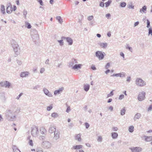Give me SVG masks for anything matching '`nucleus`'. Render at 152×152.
<instances>
[{
    "label": "nucleus",
    "instance_id": "18",
    "mask_svg": "<svg viewBox=\"0 0 152 152\" xmlns=\"http://www.w3.org/2000/svg\"><path fill=\"white\" fill-rule=\"evenodd\" d=\"M82 145H76L75 146H73L72 149H80L82 148Z\"/></svg>",
    "mask_w": 152,
    "mask_h": 152
},
{
    "label": "nucleus",
    "instance_id": "42",
    "mask_svg": "<svg viewBox=\"0 0 152 152\" xmlns=\"http://www.w3.org/2000/svg\"><path fill=\"white\" fill-rule=\"evenodd\" d=\"M126 49H128L130 51L132 52V48L129 47L128 45H127L126 47Z\"/></svg>",
    "mask_w": 152,
    "mask_h": 152
},
{
    "label": "nucleus",
    "instance_id": "56",
    "mask_svg": "<svg viewBox=\"0 0 152 152\" xmlns=\"http://www.w3.org/2000/svg\"><path fill=\"white\" fill-rule=\"evenodd\" d=\"M99 6L102 7H104V3L102 2H101L100 3Z\"/></svg>",
    "mask_w": 152,
    "mask_h": 152
},
{
    "label": "nucleus",
    "instance_id": "60",
    "mask_svg": "<svg viewBox=\"0 0 152 152\" xmlns=\"http://www.w3.org/2000/svg\"><path fill=\"white\" fill-rule=\"evenodd\" d=\"M119 73L118 74H114L113 75H111V76L112 77H114V76H116V77H119Z\"/></svg>",
    "mask_w": 152,
    "mask_h": 152
},
{
    "label": "nucleus",
    "instance_id": "14",
    "mask_svg": "<svg viewBox=\"0 0 152 152\" xmlns=\"http://www.w3.org/2000/svg\"><path fill=\"white\" fill-rule=\"evenodd\" d=\"M43 91L44 93L47 96L49 97H52L53 96L52 94L46 88H44Z\"/></svg>",
    "mask_w": 152,
    "mask_h": 152
},
{
    "label": "nucleus",
    "instance_id": "59",
    "mask_svg": "<svg viewBox=\"0 0 152 152\" xmlns=\"http://www.w3.org/2000/svg\"><path fill=\"white\" fill-rule=\"evenodd\" d=\"M38 2L41 5L43 6L44 5L42 0H39L38 1Z\"/></svg>",
    "mask_w": 152,
    "mask_h": 152
},
{
    "label": "nucleus",
    "instance_id": "58",
    "mask_svg": "<svg viewBox=\"0 0 152 152\" xmlns=\"http://www.w3.org/2000/svg\"><path fill=\"white\" fill-rule=\"evenodd\" d=\"M113 130L114 131H117L118 130V128L116 127H114L112 128Z\"/></svg>",
    "mask_w": 152,
    "mask_h": 152
},
{
    "label": "nucleus",
    "instance_id": "47",
    "mask_svg": "<svg viewBox=\"0 0 152 152\" xmlns=\"http://www.w3.org/2000/svg\"><path fill=\"white\" fill-rule=\"evenodd\" d=\"M147 28H149L150 26V21L148 20H147Z\"/></svg>",
    "mask_w": 152,
    "mask_h": 152
},
{
    "label": "nucleus",
    "instance_id": "7",
    "mask_svg": "<svg viewBox=\"0 0 152 152\" xmlns=\"http://www.w3.org/2000/svg\"><path fill=\"white\" fill-rule=\"evenodd\" d=\"M13 112L11 110H7L5 113V115L7 118H10L11 119H13L15 117V116H14L13 117H12V115Z\"/></svg>",
    "mask_w": 152,
    "mask_h": 152
},
{
    "label": "nucleus",
    "instance_id": "55",
    "mask_svg": "<svg viewBox=\"0 0 152 152\" xmlns=\"http://www.w3.org/2000/svg\"><path fill=\"white\" fill-rule=\"evenodd\" d=\"M40 86L39 85H37L36 86H35L33 88L34 89H37L38 88H39L40 87Z\"/></svg>",
    "mask_w": 152,
    "mask_h": 152
},
{
    "label": "nucleus",
    "instance_id": "17",
    "mask_svg": "<svg viewBox=\"0 0 152 152\" xmlns=\"http://www.w3.org/2000/svg\"><path fill=\"white\" fill-rule=\"evenodd\" d=\"M82 66V65L80 64H75L72 66V69L75 70L76 69H80Z\"/></svg>",
    "mask_w": 152,
    "mask_h": 152
},
{
    "label": "nucleus",
    "instance_id": "41",
    "mask_svg": "<svg viewBox=\"0 0 152 152\" xmlns=\"http://www.w3.org/2000/svg\"><path fill=\"white\" fill-rule=\"evenodd\" d=\"M36 152H43V151L42 148H37L36 149Z\"/></svg>",
    "mask_w": 152,
    "mask_h": 152
},
{
    "label": "nucleus",
    "instance_id": "44",
    "mask_svg": "<svg viewBox=\"0 0 152 152\" xmlns=\"http://www.w3.org/2000/svg\"><path fill=\"white\" fill-rule=\"evenodd\" d=\"M39 139L41 140H43L45 139V137L43 136H41L39 137Z\"/></svg>",
    "mask_w": 152,
    "mask_h": 152
},
{
    "label": "nucleus",
    "instance_id": "10",
    "mask_svg": "<svg viewBox=\"0 0 152 152\" xmlns=\"http://www.w3.org/2000/svg\"><path fill=\"white\" fill-rule=\"evenodd\" d=\"M132 152H140L142 151V148L140 147L131 148H130Z\"/></svg>",
    "mask_w": 152,
    "mask_h": 152
},
{
    "label": "nucleus",
    "instance_id": "45",
    "mask_svg": "<svg viewBox=\"0 0 152 152\" xmlns=\"http://www.w3.org/2000/svg\"><path fill=\"white\" fill-rule=\"evenodd\" d=\"M124 97V95L123 94H121L120 95L118 99L120 100H121L123 99Z\"/></svg>",
    "mask_w": 152,
    "mask_h": 152
},
{
    "label": "nucleus",
    "instance_id": "11",
    "mask_svg": "<svg viewBox=\"0 0 152 152\" xmlns=\"http://www.w3.org/2000/svg\"><path fill=\"white\" fill-rule=\"evenodd\" d=\"M60 133L58 131L55 132L54 133L53 139L55 140H57L60 138Z\"/></svg>",
    "mask_w": 152,
    "mask_h": 152
},
{
    "label": "nucleus",
    "instance_id": "37",
    "mask_svg": "<svg viewBox=\"0 0 152 152\" xmlns=\"http://www.w3.org/2000/svg\"><path fill=\"white\" fill-rule=\"evenodd\" d=\"M24 17L25 19H26V15L27 14V11L26 10H24L23 11Z\"/></svg>",
    "mask_w": 152,
    "mask_h": 152
},
{
    "label": "nucleus",
    "instance_id": "32",
    "mask_svg": "<svg viewBox=\"0 0 152 152\" xmlns=\"http://www.w3.org/2000/svg\"><path fill=\"white\" fill-rule=\"evenodd\" d=\"M58 113H53L51 114V116L54 118H56L58 117Z\"/></svg>",
    "mask_w": 152,
    "mask_h": 152
},
{
    "label": "nucleus",
    "instance_id": "20",
    "mask_svg": "<svg viewBox=\"0 0 152 152\" xmlns=\"http://www.w3.org/2000/svg\"><path fill=\"white\" fill-rule=\"evenodd\" d=\"M141 116V114L139 113H137L135 115L134 118V120L135 121L137 119H139Z\"/></svg>",
    "mask_w": 152,
    "mask_h": 152
},
{
    "label": "nucleus",
    "instance_id": "25",
    "mask_svg": "<svg viewBox=\"0 0 152 152\" xmlns=\"http://www.w3.org/2000/svg\"><path fill=\"white\" fill-rule=\"evenodd\" d=\"M118 135V134L116 132H113L111 134V136L113 139L117 138Z\"/></svg>",
    "mask_w": 152,
    "mask_h": 152
},
{
    "label": "nucleus",
    "instance_id": "34",
    "mask_svg": "<svg viewBox=\"0 0 152 152\" xmlns=\"http://www.w3.org/2000/svg\"><path fill=\"white\" fill-rule=\"evenodd\" d=\"M129 131L130 132H132L134 131V127L133 126H129Z\"/></svg>",
    "mask_w": 152,
    "mask_h": 152
},
{
    "label": "nucleus",
    "instance_id": "54",
    "mask_svg": "<svg viewBox=\"0 0 152 152\" xmlns=\"http://www.w3.org/2000/svg\"><path fill=\"white\" fill-rule=\"evenodd\" d=\"M70 110H71L70 107L69 106L67 107V108L66 110V111L67 113H69L70 111Z\"/></svg>",
    "mask_w": 152,
    "mask_h": 152
},
{
    "label": "nucleus",
    "instance_id": "6",
    "mask_svg": "<svg viewBox=\"0 0 152 152\" xmlns=\"http://www.w3.org/2000/svg\"><path fill=\"white\" fill-rule=\"evenodd\" d=\"M145 93L144 91L140 92L138 95L137 99L139 101H142L145 98Z\"/></svg>",
    "mask_w": 152,
    "mask_h": 152
},
{
    "label": "nucleus",
    "instance_id": "35",
    "mask_svg": "<svg viewBox=\"0 0 152 152\" xmlns=\"http://www.w3.org/2000/svg\"><path fill=\"white\" fill-rule=\"evenodd\" d=\"M119 76L120 77H125L126 75V73L124 72H122L120 73H119Z\"/></svg>",
    "mask_w": 152,
    "mask_h": 152
},
{
    "label": "nucleus",
    "instance_id": "26",
    "mask_svg": "<svg viewBox=\"0 0 152 152\" xmlns=\"http://www.w3.org/2000/svg\"><path fill=\"white\" fill-rule=\"evenodd\" d=\"M90 88V86L88 84H85L84 86V90L86 91H88Z\"/></svg>",
    "mask_w": 152,
    "mask_h": 152
},
{
    "label": "nucleus",
    "instance_id": "63",
    "mask_svg": "<svg viewBox=\"0 0 152 152\" xmlns=\"http://www.w3.org/2000/svg\"><path fill=\"white\" fill-rule=\"evenodd\" d=\"M22 94H23L22 93H20L19 95L17 97L16 99H19L20 98V97L22 95Z\"/></svg>",
    "mask_w": 152,
    "mask_h": 152
},
{
    "label": "nucleus",
    "instance_id": "29",
    "mask_svg": "<svg viewBox=\"0 0 152 152\" xmlns=\"http://www.w3.org/2000/svg\"><path fill=\"white\" fill-rule=\"evenodd\" d=\"M145 140L147 142H150L152 140V137H146L145 136Z\"/></svg>",
    "mask_w": 152,
    "mask_h": 152
},
{
    "label": "nucleus",
    "instance_id": "40",
    "mask_svg": "<svg viewBox=\"0 0 152 152\" xmlns=\"http://www.w3.org/2000/svg\"><path fill=\"white\" fill-rule=\"evenodd\" d=\"M58 42L59 43V45L60 46H63L64 45L63 40H58Z\"/></svg>",
    "mask_w": 152,
    "mask_h": 152
},
{
    "label": "nucleus",
    "instance_id": "46",
    "mask_svg": "<svg viewBox=\"0 0 152 152\" xmlns=\"http://www.w3.org/2000/svg\"><path fill=\"white\" fill-rule=\"evenodd\" d=\"M94 17L93 15L90 16L88 17V19L89 20H91L93 19Z\"/></svg>",
    "mask_w": 152,
    "mask_h": 152
},
{
    "label": "nucleus",
    "instance_id": "51",
    "mask_svg": "<svg viewBox=\"0 0 152 152\" xmlns=\"http://www.w3.org/2000/svg\"><path fill=\"white\" fill-rule=\"evenodd\" d=\"M114 94L113 92V91H111L109 94H107V97H109L113 95Z\"/></svg>",
    "mask_w": 152,
    "mask_h": 152
},
{
    "label": "nucleus",
    "instance_id": "19",
    "mask_svg": "<svg viewBox=\"0 0 152 152\" xmlns=\"http://www.w3.org/2000/svg\"><path fill=\"white\" fill-rule=\"evenodd\" d=\"M56 131V128L54 127H50L49 130V132L50 133H52L53 132L54 133Z\"/></svg>",
    "mask_w": 152,
    "mask_h": 152
},
{
    "label": "nucleus",
    "instance_id": "13",
    "mask_svg": "<svg viewBox=\"0 0 152 152\" xmlns=\"http://www.w3.org/2000/svg\"><path fill=\"white\" fill-rule=\"evenodd\" d=\"M64 87H61L59 88L58 90H55L54 91V94L56 95L57 94H61L64 90Z\"/></svg>",
    "mask_w": 152,
    "mask_h": 152
},
{
    "label": "nucleus",
    "instance_id": "38",
    "mask_svg": "<svg viewBox=\"0 0 152 152\" xmlns=\"http://www.w3.org/2000/svg\"><path fill=\"white\" fill-rule=\"evenodd\" d=\"M25 23L26 27H27L28 28H31V26L29 23L26 22Z\"/></svg>",
    "mask_w": 152,
    "mask_h": 152
},
{
    "label": "nucleus",
    "instance_id": "50",
    "mask_svg": "<svg viewBox=\"0 0 152 152\" xmlns=\"http://www.w3.org/2000/svg\"><path fill=\"white\" fill-rule=\"evenodd\" d=\"M149 34H151L152 36V29L151 28H150L148 29Z\"/></svg>",
    "mask_w": 152,
    "mask_h": 152
},
{
    "label": "nucleus",
    "instance_id": "24",
    "mask_svg": "<svg viewBox=\"0 0 152 152\" xmlns=\"http://www.w3.org/2000/svg\"><path fill=\"white\" fill-rule=\"evenodd\" d=\"M40 132L42 134H45L47 132L46 130V129H45V128L43 127H41L40 128Z\"/></svg>",
    "mask_w": 152,
    "mask_h": 152
},
{
    "label": "nucleus",
    "instance_id": "27",
    "mask_svg": "<svg viewBox=\"0 0 152 152\" xmlns=\"http://www.w3.org/2000/svg\"><path fill=\"white\" fill-rule=\"evenodd\" d=\"M81 134H80L76 135L75 136V140H77L79 141H81Z\"/></svg>",
    "mask_w": 152,
    "mask_h": 152
},
{
    "label": "nucleus",
    "instance_id": "33",
    "mask_svg": "<svg viewBox=\"0 0 152 152\" xmlns=\"http://www.w3.org/2000/svg\"><path fill=\"white\" fill-rule=\"evenodd\" d=\"M126 112L125 108L124 107L123 108V109L121 110V114L122 115H123L125 114Z\"/></svg>",
    "mask_w": 152,
    "mask_h": 152
},
{
    "label": "nucleus",
    "instance_id": "4",
    "mask_svg": "<svg viewBox=\"0 0 152 152\" xmlns=\"http://www.w3.org/2000/svg\"><path fill=\"white\" fill-rule=\"evenodd\" d=\"M95 55L96 56L99 58V60H102L104 58L105 53L104 52L98 51L96 52Z\"/></svg>",
    "mask_w": 152,
    "mask_h": 152
},
{
    "label": "nucleus",
    "instance_id": "62",
    "mask_svg": "<svg viewBox=\"0 0 152 152\" xmlns=\"http://www.w3.org/2000/svg\"><path fill=\"white\" fill-rule=\"evenodd\" d=\"M17 63L19 65H21L22 64V62L21 61L17 60Z\"/></svg>",
    "mask_w": 152,
    "mask_h": 152
},
{
    "label": "nucleus",
    "instance_id": "8",
    "mask_svg": "<svg viewBox=\"0 0 152 152\" xmlns=\"http://www.w3.org/2000/svg\"><path fill=\"white\" fill-rule=\"evenodd\" d=\"M42 146L45 148L48 149L51 147V143L48 141H45L43 142Z\"/></svg>",
    "mask_w": 152,
    "mask_h": 152
},
{
    "label": "nucleus",
    "instance_id": "1",
    "mask_svg": "<svg viewBox=\"0 0 152 152\" xmlns=\"http://www.w3.org/2000/svg\"><path fill=\"white\" fill-rule=\"evenodd\" d=\"M11 45L15 52V56H17L20 53V48L19 45L14 40H12L11 42Z\"/></svg>",
    "mask_w": 152,
    "mask_h": 152
},
{
    "label": "nucleus",
    "instance_id": "5",
    "mask_svg": "<svg viewBox=\"0 0 152 152\" xmlns=\"http://www.w3.org/2000/svg\"><path fill=\"white\" fill-rule=\"evenodd\" d=\"M31 134L33 137H36L39 134L38 127H35L32 128Z\"/></svg>",
    "mask_w": 152,
    "mask_h": 152
},
{
    "label": "nucleus",
    "instance_id": "53",
    "mask_svg": "<svg viewBox=\"0 0 152 152\" xmlns=\"http://www.w3.org/2000/svg\"><path fill=\"white\" fill-rule=\"evenodd\" d=\"M102 138L101 136H99L97 139V141L99 142H102Z\"/></svg>",
    "mask_w": 152,
    "mask_h": 152
},
{
    "label": "nucleus",
    "instance_id": "9",
    "mask_svg": "<svg viewBox=\"0 0 152 152\" xmlns=\"http://www.w3.org/2000/svg\"><path fill=\"white\" fill-rule=\"evenodd\" d=\"M6 11L7 13H11L13 10V8L10 3H9L7 4Z\"/></svg>",
    "mask_w": 152,
    "mask_h": 152
},
{
    "label": "nucleus",
    "instance_id": "43",
    "mask_svg": "<svg viewBox=\"0 0 152 152\" xmlns=\"http://www.w3.org/2000/svg\"><path fill=\"white\" fill-rule=\"evenodd\" d=\"M110 66V63H107L106 65L105 68V69H108Z\"/></svg>",
    "mask_w": 152,
    "mask_h": 152
},
{
    "label": "nucleus",
    "instance_id": "22",
    "mask_svg": "<svg viewBox=\"0 0 152 152\" xmlns=\"http://www.w3.org/2000/svg\"><path fill=\"white\" fill-rule=\"evenodd\" d=\"M147 7L146 6H143L142 9H141L140 10V12L142 13L143 12L144 13H146V12Z\"/></svg>",
    "mask_w": 152,
    "mask_h": 152
},
{
    "label": "nucleus",
    "instance_id": "15",
    "mask_svg": "<svg viewBox=\"0 0 152 152\" xmlns=\"http://www.w3.org/2000/svg\"><path fill=\"white\" fill-rule=\"evenodd\" d=\"M29 74V72L27 71L22 72L20 73V76L22 77H24L28 76Z\"/></svg>",
    "mask_w": 152,
    "mask_h": 152
},
{
    "label": "nucleus",
    "instance_id": "57",
    "mask_svg": "<svg viewBox=\"0 0 152 152\" xmlns=\"http://www.w3.org/2000/svg\"><path fill=\"white\" fill-rule=\"evenodd\" d=\"M53 108V107L51 106H50L48 107L47 108V110L48 111H50Z\"/></svg>",
    "mask_w": 152,
    "mask_h": 152
},
{
    "label": "nucleus",
    "instance_id": "64",
    "mask_svg": "<svg viewBox=\"0 0 152 152\" xmlns=\"http://www.w3.org/2000/svg\"><path fill=\"white\" fill-rule=\"evenodd\" d=\"M152 110V104L150 105L148 108V111L149 110Z\"/></svg>",
    "mask_w": 152,
    "mask_h": 152
},
{
    "label": "nucleus",
    "instance_id": "48",
    "mask_svg": "<svg viewBox=\"0 0 152 152\" xmlns=\"http://www.w3.org/2000/svg\"><path fill=\"white\" fill-rule=\"evenodd\" d=\"M85 126H86V128L87 129H88L89 127L90 126L89 124L88 123H87V122L86 123H85Z\"/></svg>",
    "mask_w": 152,
    "mask_h": 152
},
{
    "label": "nucleus",
    "instance_id": "28",
    "mask_svg": "<svg viewBox=\"0 0 152 152\" xmlns=\"http://www.w3.org/2000/svg\"><path fill=\"white\" fill-rule=\"evenodd\" d=\"M56 19L58 20V22L60 23L61 24L63 22V19L61 18V17L60 16H58L56 17Z\"/></svg>",
    "mask_w": 152,
    "mask_h": 152
},
{
    "label": "nucleus",
    "instance_id": "16",
    "mask_svg": "<svg viewBox=\"0 0 152 152\" xmlns=\"http://www.w3.org/2000/svg\"><path fill=\"white\" fill-rule=\"evenodd\" d=\"M66 42L69 45H72L73 44V40L70 37H67Z\"/></svg>",
    "mask_w": 152,
    "mask_h": 152
},
{
    "label": "nucleus",
    "instance_id": "21",
    "mask_svg": "<svg viewBox=\"0 0 152 152\" xmlns=\"http://www.w3.org/2000/svg\"><path fill=\"white\" fill-rule=\"evenodd\" d=\"M99 45L102 48H105L107 47V43H100Z\"/></svg>",
    "mask_w": 152,
    "mask_h": 152
},
{
    "label": "nucleus",
    "instance_id": "23",
    "mask_svg": "<svg viewBox=\"0 0 152 152\" xmlns=\"http://www.w3.org/2000/svg\"><path fill=\"white\" fill-rule=\"evenodd\" d=\"M11 84L7 81H5L4 86L5 88H9Z\"/></svg>",
    "mask_w": 152,
    "mask_h": 152
},
{
    "label": "nucleus",
    "instance_id": "39",
    "mask_svg": "<svg viewBox=\"0 0 152 152\" xmlns=\"http://www.w3.org/2000/svg\"><path fill=\"white\" fill-rule=\"evenodd\" d=\"M126 5V4L125 2H122L120 4V6L121 7H125Z\"/></svg>",
    "mask_w": 152,
    "mask_h": 152
},
{
    "label": "nucleus",
    "instance_id": "30",
    "mask_svg": "<svg viewBox=\"0 0 152 152\" xmlns=\"http://www.w3.org/2000/svg\"><path fill=\"white\" fill-rule=\"evenodd\" d=\"M5 7L4 5H1V11L2 13L3 14L5 13Z\"/></svg>",
    "mask_w": 152,
    "mask_h": 152
},
{
    "label": "nucleus",
    "instance_id": "2",
    "mask_svg": "<svg viewBox=\"0 0 152 152\" xmlns=\"http://www.w3.org/2000/svg\"><path fill=\"white\" fill-rule=\"evenodd\" d=\"M31 34L33 41L36 44L37 41L39 39V35L37 31L35 29H32L31 31Z\"/></svg>",
    "mask_w": 152,
    "mask_h": 152
},
{
    "label": "nucleus",
    "instance_id": "3",
    "mask_svg": "<svg viewBox=\"0 0 152 152\" xmlns=\"http://www.w3.org/2000/svg\"><path fill=\"white\" fill-rule=\"evenodd\" d=\"M135 83L137 86L141 87L144 86L146 85L145 82L140 78H137L136 79Z\"/></svg>",
    "mask_w": 152,
    "mask_h": 152
},
{
    "label": "nucleus",
    "instance_id": "12",
    "mask_svg": "<svg viewBox=\"0 0 152 152\" xmlns=\"http://www.w3.org/2000/svg\"><path fill=\"white\" fill-rule=\"evenodd\" d=\"M77 60L73 58L69 62V66L72 67L74 64H77Z\"/></svg>",
    "mask_w": 152,
    "mask_h": 152
},
{
    "label": "nucleus",
    "instance_id": "61",
    "mask_svg": "<svg viewBox=\"0 0 152 152\" xmlns=\"http://www.w3.org/2000/svg\"><path fill=\"white\" fill-rule=\"evenodd\" d=\"M29 144L31 146H33V141L32 140H30L29 142Z\"/></svg>",
    "mask_w": 152,
    "mask_h": 152
},
{
    "label": "nucleus",
    "instance_id": "36",
    "mask_svg": "<svg viewBox=\"0 0 152 152\" xmlns=\"http://www.w3.org/2000/svg\"><path fill=\"white\" fill-rule=\"evenodd\" d=\"M112 2V1L110 0H109L108 1L105 3V7H108L110 4Z\"/></svg>",
    "mask_w": 152,
    "mask_h": 152
},
{
    "label": "nucleus",
    "instance_id": "49",
    "mask_svg": "<svg viewBox=\"0 0 152 152\" xmlns=\"http://www.w3.org/2000/svg\"><path fill=\"white\" fill-rule=\"evenodd\" d=\"M5 81L3 82H1L0 83V86L1 87H4V86Z\"/></svg>",
    "mask_w": 152,
    "mask_h": 152
},
{
    "label": "nucleus",
    "instance_id": "31",
    "mask_svg": "<svg viewBox=\"0 0 152 152\" xmlns=\"http://www.w3.org/2000/svg\"><path fill=\"white\" fill-rule=\"evenodd\" d=\"M13 149L14 152H21L20 150L15 146H14L13 147Z\"/></svg>",
    "mask_w": 152,
    "mask_h": 152
},
{
    "label": "nucleus",
    "instance_id": "52",
    "mask_svg": "<svg viewBox=\"0 0 152 152\" xmlns=\"http://www.w3.org/2000/svg\"><path fill=\"white\" fill-rule=\"evenodd\" d=\"M45 69L44 68H42L40 69V72L41 73H43L45 71Z\"/></svg>",
    "mask_w": 152,
    "mask_h": 152
}]
</instances>
